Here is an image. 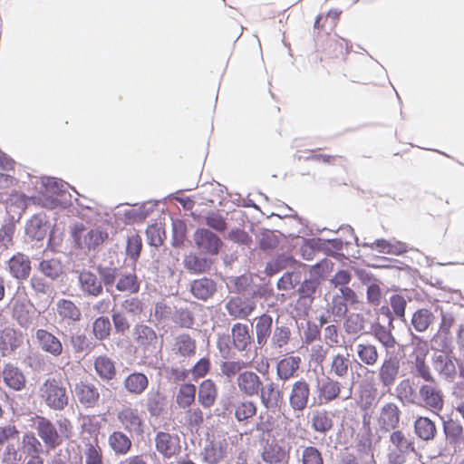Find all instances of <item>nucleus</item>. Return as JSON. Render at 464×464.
Here are the masks:
<instances>
[{
	"label": "nucleus",
	"instance_id": "1",
	"mask_svg": "<svg viewBox=\"0 0 464 464\" xmlns=\"http://www.w3.org/2000/svg\"><path fill=\"white\" fill-rule=\"evenodd\" d=\"M57 426L49 419L37 415L35 430L47 449L54 450L71 437L72 425L70 420L62 418L57 420Z\"/></svg>",
	"mask_w": 464,
	"mask_h": 464
},
{
	"label": "nucleus",
	"instance_id": "2",
	"mask_svg": "<svg viewBox=\"0 0 464 464\" xmlns=\"http://www.w3.org/2000/svg\"><path fill=\"white\" fill-rule=\"evenodd\" d=\"M39 398L53 411H63L69 404L66 385L61 378L49 377L39 387Z\"/></svg>",
	"mask_w": 464,
	"mask_h": 464
},
{
	"label": "nucleus",
	"instance_id": "3",
	"mask_svg": "<svg viewBox=\"0 0 464 464\" xmlns=\"http://www.w3.org/2000/svg\"><path fill=\"white\" fill-rule=\"evenodd\" d=\"M116 416L117 420L126 432L138 436L144 433L145 422L142 413L131 404L123 405L117 411Z\"/></svg>",
	"mask_w": 464,
	"mask_h": 464
},
{
	"label": "nucleus",
	"instance_id": "4",
	"mask_svg": "<svg viewBox=\"0 0 464 464\" xmlns=\"http://www.w3.org/2000/svg\"><path fill=\"white\" fill-rule=\"evenodd\" d=\"M63 185L54 178H44L41 181L39 195L34 197L37 204L46 208H54L59 204L58 196Z\"/></svg>",
	"mask_w": 464,
	"mask_h": 464
},
{
	"label": "nucleus",
	"instance_id": "5",
	"mask_svg": "<svg viewBox=\"0 0 464 464\" xmlns=\"http://www.w3.org/2000/svg\"><path fill=\"white\" fill-rule=\"evenodd\" d=\"M351 49L352 44L346 39L334 35L323 45L321 61H344Z\"/></svg>",
	"mask_w": 464,
	"mask_h": 464
},
{
	"label": "nucleus",
	"instance_id": "6",
	"mask_svg": "<svg viewBox=\"0 0 464 464\" xmlns=\"http://www.w3.org/2000/svg\"><path fill=\"white\" fill-rule=\"evenodd\" d=\"M422 405L433 412L440 411L444 405V396L436 381L422 384L419 389Z\"/></svg>",
	"mask_w": 464,
	"mask_h": 464
},
{
	"label": "nucleus",
	"instance_id": "7",
	"mask_svg": "<svg viewBox=\"0 0 464 464\" xmlns=\"http://www.w3.org/2000/svg\"><path fill=\"white\" fill-rule=\"evenodd\" d=\"M416 343L412 352L414 358L413 364L418 375L427 382H434L429 365L426 363V357L429 353L428 343L420 337H415Z\"/></svg>",
	"mask_w": 464,
	"mask_h": 464
},
{
	"label": "nucleus",
	"instance_id": "8",
	"mask_svg": "<svg viewBox=\"0 0 464 464\" xmlns=\"http://www.w3.org/2000/svg\"><path fill=\"white\" fill-rule=\"evenodd\" d=\"M196 246L201 253L217 256L223 243L213 232L206 228H198L193 236Z\"/></svg>",
	"mask_w": 464,
	"mask_h": 464
},
{
	"label": "nucleus",
	"instance_id": "9",
	"mask_svg": "<svg viewBox=\"0 0 464 464\" xmlns=\"http://www.w3.org/2000/svg\"><path fill=\"white\" fill-rule=\"evenodd\" d=\"M401 369L400 359L393 354L386 353L378 369V379L383 387H392L399 377Z\"/></svg>",
	"mask_w": 464,
	"mask_h": 464
},
{
	"label": "nucleus",
	"instance_id": "10",
	"mask_svg": "<svg viewBox=\"0 0 464 464\" xmlns=\"http://www.w3.org/2000/svg\"><path fill=\"white\" fill-rule=\"evenodd\" d=\"M236 383L238 391L246 397L258 395L263 382L259 375L253 371H243L237 376Z\"/></svg>",
	"mask_w": 464,
	"mask_h": 464
},
{
	"label": "nucleus",
	"instance_id": "11",
	"mask_svg": "<svg viewBox=\"0 0 464 464\" xmlns=\"http://www.w3.org/2000/svg\"><path fill=\"white\" fill-rule=\"evenodd\" d=\"M341 392L342 383L337 380L326 377L318 382L316 387L318 403L324 405L336 401L340 399Z\"/></svg>",
	"mask_w": 464,
	"mask_h": 464
},
{
	"label": "nucleus",
	"instance_id": "12",
	"mask_svg": "<svg viewBox=\"0 0 464 464\" xmlns=\"http://www.w3.org/2000/svg\"><path fill=\"white\" fill-rule=\"evenodd\" d=\"M226 309L234 319H246L256 309V302L248 297L233 296L227 302Z\"/></svg>",
	"mask_w": 464,
	"mask_h": 464
},
{
	"label": "nucleus",
	"instance_id": "13",
	"mask_svg": "<svg viewBox=\"0 0 464 464\" xmlns=\"http://www.w3.org/2000/svg\"><path fill=\"white\" fill-rule=\"evenodd\" d=\"M156 450L164 458H171L180 450L179 438L169 432L159 431L155 436Z\"/></svg>",
	"mask_w": 464,
	"mask_h": 464
},
{
	"label": "nucleus",
	"instance_id": "14",
	"mask_svg": "<svg viewBox=\"0 0 464 464\" xmlns=\"http://www.w3.org/2000/svg\"><path fill=\"white\" fill-rule=\"evenodd\" d=\"M401 410L394 402L385 403L380 410L377 422L382 430L389 431L398 427Z\"/></svg>",
	"mask_w": 464,
	"mask_h": 464
},
{
	"label": "nucleus",
	"instance_id": "15",
	"mask_svg": "<svg viewBox=\"0 0 464 464\" xmlns=\"http://www.w3.org/2000/svg\"><path fill=\"white\" fill-rule=\"evenodd\" d=\"M23 343V334L14 327L6 326L0 331V353L7 356Z\"/></svg>",
	"mask_w": 464,
	"mask_h": 464
},
{
	"label": "nucleus",
	"instance_id": "16",
	"mask_svg": "<svg viewBox=\"0 0 464 464\" xmlns=\"http://www.w3.org/2000/svg\"><path fill=\"white\" fill-rule=\"evenodd\" d=\"M74 391L78 401L83 407L94 408L99 404L101 395L94 384L81 381L75 384Z\"/></svg>",
	"mask_w": 464,
	"mask_h": 464
},
{
	"label": "nucleus",
	"instance_id": "17",
	"mask_svg": "<svg viewBox=\"0 0 464 464\" xmlns=\"http://www.w3.org/2000/svg\"><path fill=\"white\" fill-rule=\"evenodd\" d=\"M37 343L42 351L53 357H59L63 353V344L52 333L45 329H38L35 333Z\"/></svg>",
	"mask_w": 464,
	"mask_h": 464
},
{
	"label": "nucleus",
	"instance_id": "18",
	"mask_svg": "<svg viewBox=\"0 0 464 464\" xmlns=\"http://www.w3.org/2000/svg\"><path fill=\"white\" fill-rule=\"evenodd\" d=\"M310 395V387L306 381L299 380L294 382L290 396L289 403L294 411H303L307 404Z\"/></svg>",
	"mask_w": 464,
	"mask_h": 464
},
{
	"label": "nucleus",
	"instance_id": "19",
	"mask_svg": "<svg viewBox=\"0 0 464 464\" xmlns=\"http://www.w3.org/2000/svg\"><path fill=\"white\" fill-rule=\"evenodd\" d=\"M74 238L80 247L95 248L102 244L108 237L106 231L97 227L84 233V229L74 231Z\"/></svg>",
	"mask_w": 464,
	"mask_h": 464
},
{
	"label": "nucleus",
	"instance_id": "20",
	"mask_svg": "<svg viewBox=\"0 0 464 464\" xmlns=\"http://www.w3.org/2000/svg\"><path fill=\"white\" fill-rule=\"evenodd\" d=\"M347 313V304L343 301V296L334 295L332 302L328 304L325 314L320 316V324H325L330 322H340Z\"/></svg>",
	"mask_w": 464,
	"mask_h": 464
},
{
	"label": "nucleus",
	"instance_id": "21",
	"mask_svg": "<svg viewBox=\"0 0 464 464\" xmlns=\"http://www.w3.org/2000/svg\"><path fill=\"white\" fill-rule=\"evenodd\" d=\"M4 383L13 391H22L25 387L26 378L17 366L11 363L5 364L2 370Z\"/></svg>",
	"mask_w": 464,
	"mask_h": 464
},
{
	"label": "nucleus",
	"instance_id": "22",
	"mask_svg": "<svg viewBox=\"0 0 464 464\" xmlns=\"http://www.w3.org/2000/svg\"><path fill=\"white\" fill-rule=\"evenodd\" d=\"M8 269L13 277L25 280L31 273V261L27 256L17 253L9 259Z\"/></svg>",
	"mask_w": 464,
	"mask_h": 464
},
{
	"label": "nucleus",
	"instance_id": "23",
	"mask_svg": "<svg viewBox=\"0 0 464 464\" xmlns=\"http://www.w3.org/2000/svg\"><path fill=\"white\" fill-rule=\"evenodd\" d=\"M56 312L59 317L68 324L79 322L82 319L80 307L69 299H59L56 303Z\"/></svg>",
	"mask_w": 464,
	"mask_h": 464
},
{
	"label": "nucleus",
	"instance_id": "24",
	"mask_svg": "<svg viewBox=\"0 0 464 464\" xmlns=\"http://www.w3.org/2000/svg\"><path fill=\"white\" fill-rule=\"evenodd\" d=\"M108 444L117 456L127 455L132 447L130 438L123 431H112L108 437Z\"/></svg>",
	"mask_w": 464,
	"mask_h": 464
},
{
	"label": "nucleus",
	"instance_id": "25",
	"mask_svg": "<svg viewBox=\"0 0 464 464\" xmlns=\"http://www.w3.org/2000/svg\"><path fill=\"white\" fill-rule=\"evenodd\" d=\"M196 341L188 334H181L175 337L172 351L179 357H192L196 354Z\"/></svg>",
	"mask_w": 464,
	"mask_h": 464
},
{
	"label": "nucleus",
	"instance_id": "26",
	"mask_svg": "<svg viewBox=\"0 0 464 464\" xmlns=\"http://www.w3.org/2000/svg\"><path fill=\"white\" fill-rule=\"evenodd\" d=\"M80 287L88 295L98 296L102 293V285L97 276L90 271L79 275Z\"/></svg>",
	"mask_w": 464,
	"mask_h": 464
},
{
	"label": "nucleus",
	"instance_id": "27",
	"mask_svg": "<svg viewBox=\"0 0 464 464\" xmlns=\"http://www.w3.org/2000/svg\"><path fill=\"white\" fill-rule=\"evenodd\" d=\"M123 385L129 393L137 396L146 391L149 386V379L144 373L134 372L125 378Z\"/></svg>",
	"mask_w": 464,
	"mask_h": 464
},
{
	"label": "nucleus",
	"instance_id": "28",
	"mask_svg": "<svg viewBox=\"0 0 464 464\" xmlns=\"http://www.w3.org/2000/svg\"><path fill=\"white\" fill-rule=\"evenodd\" d=\"M134 339L139 346L147 350L150 347L155 348L158 336L151 327L146 324H137L134 328Z\"/></svg>",
	"mask_w": 464,
	"mask_h": 464
},
{
	"label": "nucleus",
	"instance_id": "29",
	"mask_svg": "<svg viewBox=\"0 0 464 464\" xmlns=\"http://www.w3.org/2000/svg\"><path fill=\"white\" fill-rule=\"evenodd\" d=\"M231 334L234 347L239 352L246 351L252 340L248 326L237 323L233 325Z\"/></svg>",
	"mask_w": 464,
	"mask_h": 464
},
{
	"label": "nucleus",
	"instance_id": "30",
	"mask_svg": "<svg viewBox=\"0 0 464 464\" xmlns=\"http://www.w3.org/2000/svg\"><path fill=\"white\" fill-rule=\"evenodd\" d=\"M217 397L218 388L216 383L210 379L203 381L198 389V402L204 408H210L215 404Z\"/></svg>",
	"mask_w": 464,
	"mask_h": 464
},
{
	"label": "nucleus",
	"instance_id": "31",
	"mask_svg": "<svg viewBox=\"0 0 464 464\" xmlns=\"http://www.w3.org/2000/svg\"><path fill=\"white\" fill-rule=\"evenodd\" d=\"M312 429L319 433L325 434L332 430L334 421L331 413L326 410H316L311 417Z\"/></svg>",
	"mask_w": 464,
	"mask_h": 464
},
{
	"label": "nucleus",
	"instance_id": "32",
	"mask_svg": "<svg viewBox=\"0 0 464 464\" xmlns=\"http://www.w3.org/2000/svg\"><path fill=\"white\" fill-rule=\"evenodd\" d=\"M256 403L251 400H243L234 405L235 419L240 423L248 422L250 419L256 415Z\"/></svg>",
	"mask_w": 464,
	"mask_h": 464
},
{
	"label": "nucleus",
	"instance_id": "33",
	"mask_svg": "<svg viewBox=\"0 0 464 464\" xmlns=\"http://www.w3.org/2000/svg\"><path fill=\"white\" fill-rule=\"evenodd\" d=\"M256 343L258 345L264 346L271 334L273 319L271 315L263 314L256 317Z\"/></svg>",
	"mask_w": 464,
	"mask_h": 464
},
{
	"label": "nucleus",
	"instance_id": "34",
	"mask_svg": "<svg viewBox=\"0 0 464 464\" xmlns=\"http://www.w3.org/2000/svg\"><path fill=\"white\" fill-rule=\"evenodd\" d=\"M414 430L423 440H432L437 433L435 423L428 417H418L414 422Z\"/></svg>",
	"mask_w": 464,
	"mask_h": 464
},
{
	"label": "nucleus",
	"instance_id": "35",
	"mask_svg": "<svg viewBox=\"0 0 464 464\" xmlns=\"http://www.w3.org/2000/svg\"><path fill=\"white\" fill-rule=\"evenodd\" d=\"M356 353L360 361L368 366H373L379 360L377 347L371 343H360L356 345Z\"/></svg>",
	"mask_w": 464,
	"mask_h": 464
},
{
	"label": "nucleus",
	"instance_id": "36",
	"mask_svg": "<svg viewBox=\"0 0 464 464\" xmlns=\"http://www.w3.org/2000/svg\"><path fill=\"white\" fill-rule=\"evenodd\" d=\"M301 359L297 356H289L279 361L277 363V375L280 379L286 381L295 376L299 369Z\"/></svg>",
	"mask_w": 464,
	"mask_h": 464
},
{
	"label": "nucleus",
	"instance_id": "37",
	"mask_svg": "<svg viewBox=\"0 0 464 464\" xmlns=\"http://www.w3.org/2000/svg\"><path fill=\"white\" fill-rule=\"evenodd\" d=\"M215 291V282L207 277L195 280L191 285V293L198 299L207 300Z\"/></svg>",
	"mask_w": 464,
	"mask_h": 464
},
{
	"label": "nucleus",
	"instance_id": "38",
	"mask_svg": "<svg viewBox=\"0 0 464 464\" xmlns=\"http://www.w3.org/2000/svg\"><path fill=\"white\" fill-rule=\"evenodd\" d=\"M94 369L99 377L105 381L112 380L116 374L114 362L106 355L94 360Z\"/></svg>",
	"mask_w": 464,
	"mask_h": 464
},
{
	"label": "nucleus",
	"instance_id": "39",
	"mask_svg": "<svg viewBox=\"0 0 464 464\" xmlns=\"http://www.w3.org/2000/svg\"><path fill=\"white\" fill-rule=\"evenodd\" d=\"M435 316L433 313L427 309H418L413 313L411 317V324L417 332H425L434 322Z\"/></svg>",
	"mask_w": 464,
	"mask_h": 464
},
{
	"label": "nucleus",
	"instance_id": "40",
	"mask_svg": "<svg viewBox=\"0 0 464 464\" xmlns=\"http://www.w3.org/2000/svg\"><path fill=\"white\" fill-rule=\"evenodd\" d=\"M372 334L385 348L386 353H390V350L395 348V345L397 344L396 339L392 331L387 329L385 326L380 324L373 325Z\"/></svg>",
	"mask_w": 464,
	"mask_h": 464
},
{
	"label": "nucleus",
	"instance_id": "41",
	"mask_svg": "<svg viewBox=\"0 0 464 464\" xmlns=\"http://www.w3.org/2000/svg\"><path fill=\"white\" fill-rule=\"evenodd\" d=\"M351 368V361L348 353H336L330 363V372L336 377L343 378Z\"/></svg>",
	"mask_w": 464,
	"mask_h": 464
},
{
	"label": "nucleus",
	"instance_id": "42",
	"mask_svg": "<svg viewBox=\"0 0 464 464\" xmlns=\"http://www.w3.org/2000/svg\"><path fill=\"white\" fill-rule=\"evenodd\" d=\"M262 456L263 460L269 464L281 462L287 464L289 459L288 453L277 444H272L266 448Z\"/></svg>",
	"mask_w": 464,
	"mask_h": 464
},
{
	"label": "nucleus",
	"instance_id": "43",
	"mask_svg": "<svg viewBox=\"0 0 464 464\" xmlns=\"http://www.w3.org/2000/svg\"><path fill=\"white\" fill-rule=\"evenodd\" d=\"M196 386L192 383H183L180 385L176 401L180 408H188L192 405L196 398Z\"/></svg>",
	"mask_w": 464,
	"mask_h": 464
},
{
	"label": "nucleus",
	"instance_id": "44",
	"mask_svg": "<svg viewBox=\"0 0 464 464\" xmlns=\"http://www.w3.org/2000/svg\"><path fill=\"white\" fill-rule=\"evenodd\" d=\"M84 458L85 464H103V452L98 439L85 444Z\"/></svg>",
	"mask_w": 464,
	"mask_h": 464
},
{
	"label": "nucleus",
	"instance_id": "45",
	"mask_svg": "<svg viewBox=\"0 0 464 464\" xmlns=\"http://www.w3.org/2000/svg\"><path fill=\"white\" fill-rule=\"evenodd\" d=\"M38 269L51 280L58 278L63 274L62 263L54 258L41 261Z\"/></svg>",
	"mask_w": 464,
	"mask_h": 464
},
{
	"label": "nucleus",
	"instance_id": "46",
	"mask_svg": "<svg viewBox=\"0 0 464 464\" xmlns=\"http://www.w3.org/2000/svg\"><path fill=\"white\" fill-rule=\"evenodd\" d=\"M23 450L30 458L40 457L43 446L40 440L33 433H25L22 440Z\"/></svg>",
	"mask_w": 464,
	"mask_h": 464
},
{
	"label": "nucleus",
	"instance_id": "47",
	"mask_svg": "<svg viewBox=\"0 0 464 464\" xmlns=\"http://www.w3.org/2000/svg\"><path fill=\"white\" fill-rule=\"evenodd\" d=\"M455 323V318L451 314L449 313H442L441 314V320L439 326V333L438 334L434 335L432 338V342L436 343L437 338L440 334H442L444 337V342L442 345H440V350H443L448 346L447 341L449 339V336L450 334V329L453 326Z\"/></svg>",
	"mask_w": 464,
	"mask_h": 464
},
{
	"label": "nucleus",
	"instance_id": "48",
	"mask_svg": "<svg viewBox=\"0 0 464 464\" xmlns=\"http://www.w3.org/2000/svg\"><path fill=\"white\" fill-rule=\"evenodd\" d=\"M165 404V397L160 392H150L147 397V410L150 416H160Z\"/></svg>",
	"mask_w": 464,
	"mask_h": 464
},
{
	"label": "nucleus",
	"instance_id": "49",
	"mask_svg": "<svg viewBox=\"0 0 464 464\" xmlns=\"http://www.w3.org/2000/svg\"><path fill=\"white\" fill-rule=\"evenodd\" d=\"M117 290L129 294H136L140 291V281L135 274L121 276L116 284Z\"/></svg>",
	"mask_w": 464,
	"mask_h": 464
},
{
	"label": "nucleus",
	"instance_id": "50",
	"mask_svg": "<svg viewBox=\"0 0 464 464\" xmlns=\"http://www.w3.org/2000/svg\"><path fill=\"white\" fill-rule=\"evenodd\" d=\"M185 267L194 273H204L210 267V262L205 258L196 255H189L184 259Z\"/></svg>",
	"mask_w": 464,
	"mask_h": 464
},
{
	"label": "nucleus",
	"instance_id": "51",
	"mask_svg": "<svg viewBox=\"0 0 464 464\" xmlns=\"http://www.w3.org/2000/svg\"><path fill=\"white\" fill-rule=\"evenodd\" d=\"M111 331V322L106 316H100L95 319L92 324V333L96 339L105 340L107 339Z\"/></svg>",
	"mask_w": 464,
	"mask_h": 464
},
{
	"label": "nucleus",
	"instance_id": "52",
	"mask_svg": "<svg viewBox=\"0 0 464 464\" xmlns=\"http://www.w3.org/2000/svg\"><path fill=\"white\" fill-rule=\"evenodd\" d=\"M171 320L180 328H190L194 324L193 314L187 308L175 309Z\"/></svg>",
	"mask_w": 464,
	"mask_h": 464
},
{
	"label": "nucleus",
	"instance_id": "53",
	"mask_svg": "<svg viewBox=\"0 0 464 464\" xmlns=\"http://www.w3.org/2000/svg\"><path fill=\"white\" fill-rule=\"evenodd\" d=\"M433 363L436 370L447 377L453 375L456 372L455 364L452 360L446 355H436L433 358Z\"/></svg>",
	"mask_w": 464,
	"mask_h": 464
},
{
	"label": "nucleus",
	"instance_id": "54",
	"mask_svg": "<svg viewBox=\"0 0 464 464\" xmlns=\"http://www.w3.org/2000/svg\"><path fill=\"white\" fill-rule=\"evenodd\" d=\"M248 362L243 361H225L220 364V371L224 376L230 379L242 372V370L248 366Z\"/></svg>",
	"mask_w": 464,
	"mask_h": 464
},
{
	"label": "nucleus",
	"instance_id": "55",
	"mask_svg": "<svg viewBox=\"0 0 464 464\" xmlns=\"http://www.w3.org/2000/svg\"><path fill=\"white\" fill-rule=\"evenodd\" d=\"M301 462L302 464H324V459L317 448L307 446L302 450Z\"/></svg>",
	"mask_w": 464,
	"mask_h": 464
},
{
	"label": "nucleus",
	"instance_id": "56",
	"mask_svg": "<svg viewBox=\"0 0 464 464\" xmlns=\"http://www.w3.org/2000/svg\"><path fill=\"white\" fill-rule=\"evenodd\" d=\"M390 441L395 447V449L402 450H414V444L412 441L407 439L405 434L401 430H394L390 436Z\"/></svg>",
	"mask_w": 464,
	"mask_h": 464
},
{
	"label": "nucleus",
	"instance_id": "57",
	"mask_svg": "<svg viewBox=\"0 0 464 464\" xmlns=\"http://www.w3.org/2000/svg\"><path fill=\"white\" fill-rule=\"evenodd\" d=\"M146 235L150 245L159 246L163 243L165 232L159 224L150 225L146 229Z\"/></svg>",
	"mask_w": 464,
	"mask_h": 464
},
{
	"label": "nucleus",
	"instance_id": "58",
	"mask_svg": "<svg viewBox=\"0 0 464 464\" xmlns=\"http://www.w3.org/2000/svg\"><path fill=\"white\" fill-rule=\"evenodd\" d=\"M142 248V240L138 234H133L127 240V255L134 261L140 256Z\"/></svg>",
	"mask_w": 464,
	"mask_h": 464
},
{
	"label": "nucleus",
	"instance_id": "59",
	"mask_svg": "<svg viewBox=\"0 0 464 464\" xmlns=\"http://www.w3.org/2000/svg\"><path fill=\"white\" fill-rule=\"evenodd\" d=\"M26 234L36 240H41L44 237L45 229L44 228L42 222L39 218H32L25 227Z\"/></svg>",
	"mask_w": 464,
	"mask_h": 464
},
{
	"label": "nucleus",
	"instance_id": "60",
	"mask_svg": "<svg viewBox=\"0 0 464 464\" xmlns=\"http://www.w3.org/2000/svg\"><path fill=\"white\" fill-rule=\"evenodd\" d=\"M275 427L276 420L271 414L268 412L259 414L258 420L256 424V430L269 434L274 430Z\"/></svg>",
	"mask_w": 464,
	"mask_h": 464
},
{
	"label": "nucleus",
	"instance_id": "61",
	"mask_svg": "<svg viewBox=\"0 0 464 464\" xmlns=\"http://www.w3.org/2000/svg\"><path fill=\"white\" fill-rule=\"evenodd\" d=\"M258 395L262 404L266 408H269L271 404V400H276V397L279 396V392L276 390V384L274 382H270L266 384L265 388H261Z\"/></svg>",
	"mask_w": 464,
	"mask_h": 464
},
{
	"label": "nucleus",
	"instance_id": "62",
	"mask_svg": "<svg viewBox=\"0 0 464 464\" xmlns=\"http://www.w3.org/2000/svg\"><path fill=\"white\" fill-rule=\"evenodd\" d=\"M319 282H317L316 280H304L298 289L300 299H309L311 303L313 300V295L315 294Z\"/></svg>",
	"mask_w": 464,
	"mask_h": 464
},
{
	"label": "nucleus",
	"instance_id": "63",
	"mask_svg": "<svg viewBox=\"0 0 464 464\" xmlns=\"http://www.w3.org/2000/svg\"><path fill=\"white\" fill-rule=\"evenodd\" d=\"M203 458L209 464H217L224 458V451L220 447L208 445L204 449Z\"/></svg>",
	"mask_w": 464,
	"mask_h": 464
},
{
	"label": "nucleus",
	"instance_id": "64",
	"mask_svg": "<svg viewBox=\"0 0 464 464\" xmlns=\"http://www.w3.org/2000/svg\"><path fill=\"white\" fill-rule=\"evenodd\" d=\"M121 307L126 313L134 316L140 315L144 309L143 303L138 297L125 299L121 304Z\"/></svg>",
	"mask_w": 464,
	"mask_h": 464
}]
</instances>
